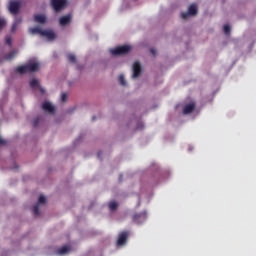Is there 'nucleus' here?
Here are the masks:
<instances>
[{
    "instance_id": "f257e3e1",
    "label": "nucleus",
    "mask_w": 256,
    "mask_h": 256,
    "mask_svg": "<svg viewBox=\"0 0 256 256\" xmlns=\"http://www.w3.org/2000/svg\"><path fill=\"white\" fill-rule=\"evenodd\" d=\"M29 33L31 35H41V37H45L48 41H54L57 39V34L51 29H43L41 27L30 28Z\"/></svg>"
},
{
    "instance_id": "f03ea898",
    "label": "nucleus",
    "mask_w": 256,
    "mask_h": 256,
    "mask_svg": "<svg viewBox=\"0 0 256 256\" xmlns=\"http://www.w3.org/2000/svg\"><path fill=\"white\" fill-rule=\"evenodd\" d=\"M39 70V62L36 59L30 60L26 65L19 66L16 71L17 73H20V75H23V73H29L33 71Z\"/></svg>"
},
{
    "instance_id": "7ed1b4c3",
    "label": "nucleus",
    "mask_w": 256,
    "mask_h": 256,
    "mask_svg": "<svg viewBox=\"0 0 256 256\" xmlns=\"http://www.w3.org/2000/svg\"><path fill=\"white\" fill-rule=\"evenodd\" d=\"M25 5V2L23 0H13L9 4V11L12 13V15H16V13H19V9Z\"/></svg>"
},
{
    "instance_id": "20e7f679",
    "label": "nucleus",
    "mask_w": 256,
    "mask_h": 256,
    "mask_svg": "<svg viewBox=\"0 0 256 256\" xmlns=\"http://www.w3.org/2000/svg\"><path fill=\"white\" fill-rule=\"evenodd\" d=\"M131 49L132 47L129 45H123V46H118L114 49H110V53L112 55H126V53H129Z\"/></svg>"
},
{
    "instance_id": "39448f33",
    "label": "nucleus",
    "mask_w": 256,
    "mask_h": 256,
    "mask_svg": "<svg viewBox=\"0 0 256 256\" xmlns=\"http://www.w3.org/2000/svg\"><path fill=\"white\" fill-rule=\"evenodd\" d=\"M52 7L56 11H61V9H65L67 7V0H52Z\"/></svg>"
},
{
    "instance_id": "423d86ee",
    "label": "nucleus",
    "mask_w": 256,
    "mask_h": 256,
    "mask_svg": "<svg viewBox=\"0 0 256 256\" xmlns=\"http://www.w3.org/2000/svg\"><path fill=\"white\" fill-rule=\"evenodd\" d=\"M194 15H197V5L192 4L188 8V12L182 13L181 17L182 19H189V17H193Z\"/></svg>"
},
{
    "instance_id": "0eeeda50",
    "label": "nucleus",
    "mask_w": 256,
    "mask_h": 256,
    "mask_svg": "<svg viewBox=\"0 0 256 256\" xmlns=\"http://www.w3.org/2000/svg\"><path fill=\"white\" fill-rule=\"evenodd\" d=\"M45 203H47V198L44 195H40L37 205L33 207L34 215H39V207H41V205H45Z\"/></svg>"
},
{
    "instance_id": "6e6552de",
    "label": "nucleus",
    "mask_w": 256,
    "mask_h": 256,
    "mask_svg": "<svg viewBox=\"0 0 256 256\" xmlns=\"http://www.w3.org/2000/svg\"><path fill=\"white\" fill-rule=\"evenodd\" d=\"M128 237H129L128 232L120 233L119 236H118V240H117V246L118 247H123V245H125V243H127Z\"/></svg>"
},
{
    "instance_id": "1a4fd4ad",
    "label": "nucleus",
    "mask_w": 256,
    "mask_h": 256,
    "mask_svg": "<svg viewBox=\"0 0 256 256\" xmlns=\"http://www.w3.org/2000/svg\"><path fill=\"white\" fill-rule=\"evenodd\" d=\"M42 109L43 111H46V113H55V107L54 105L49 102V101H45L43 104H42Z\"/></svg>"
},
{
    "instance_id": "9d476101",
    "label": "nucleus",
    "mask_w": 256,
    "mask_h": 256,
    "mask_svg": "<svg viewBox=\"0 0 256 256\" xmlns=\"http://www.w3.org/2000/svg\"><path fill=\"white\" fill-rule=\"evenodd\" d=\"M71 19H73V16L71 14L65 15L59 19V23L62 27H65L66 25H69L71 23Z\"/></svg>"
},
{
    "instance_id": "9b49d317",
    "label": "nucleus",
    "mask_w": 256,
    "mask_h": 256,
    "mask_svg": "<svg viewBox=\"0 0 256 256\" xmlns=\"http://www.w3.org/2000/svg\"><path fill=\"white\" fill-rule=\"evenodd\" d=\"M141 75V64L139 62H134L133 64V79Z\"/></svg>"
},
{
    "instance_id": "f8f14e48",
    "label": "nucleus",
    "mask_w": 256,
    "mask_h": 256,
    "mask_svg": "<svg viewBox=\"0 0 256 256\" xmlns=\"http://www.w3.org/2000/svg\"><path fill=\"white\" fill-rule=\"evenodd\" d=\"M35 23H40V25H43L47 23V17L43 14H37L34 16Z\"/></svg>"
},
{
    "instance_id": "ddd939ff",
    "label": "nucleus",
    "mask_w": 256,
    "mask_h": 256,
    "mask_svg": "<svg viewBox=\"0 0 256 256\" xmlns=\"http://www.w3.org/2000/svg\"><path fill=\"white\" fill-rule=\"evenodd\" d=\"M30 86L32 87V89H39L40 93H45V90L41 88V86L39 85V80L37 79L30 80Z\"/></svg>"
},
{
    "instance_id": "4468645a",
    "label": "nucleus",
    "mask_w": 256,
    "mask_h": 256,
    "mask_svg": "<svg viewBox=\"0 0 256 256\" xmlns=\"http://www.w3.org/2000/svg\"><path fill=\"white\" fill-rule=\"evenodd\" d=\"M193 109H195V103L194 102H191L190 104H187L183 109L184 115H189V113H191V111H193Z\"/></svg>"
},
{
    "instance_id": "2eb2a0df",
    "label": "nucleus",
    "mask_w": 256,
    "mask_h": 256,
    "mask_svg": "<svg viewBox=\"0 0 256 256\" xmlns=\"http://www.w3.org/2000/svg\"><path fill=\"white\" fill-rule=\"evenodd\" d=\"M71 251V247L70 246H64L62 248H60L57 253L58 255H67V253H69Z\"/></svg>"
},
{
    "instance_id": "dca6fc26",
    "label": "nucleus",
    "mask_w": 256,
    "mask_h": 256,
    "mask_svg": "<svg viewBox=\"0 0 256 256\" xmlns=\"http://www.w3.org/2000/svg\"><path fill=\"white\" fill-rule=\"evenodd\" d=\"M108 207H109L110 211H115V209H117V207H119V204L115 201H112L108 204Z\"/></svg>"
},
{
    "instance_id": "f3484780",
    "label": "nucleus",
    "mask_w": 256,
    "mask_h": 256,
    "mask_svg": "<svg viewBox=\"0 0 256 256\" xmlns=\"http://www.w3.org/2000/svg\"><path fill=\"white\" fill-rule=\"evenodd\" d=\"M139 219H141V221H145V219H147V214H140L135 217V221H137L138 223H139Z\"/></svg>"
},
{
    "instance_id": "a211bd4d",
    "label": "nucleus",
    "mask_w": 256,
    "mask_h": 256,
    "mask_svg": "<svg viewBox=\"0 0 256 256\" xmlns=\"http://www.w3.org/2000/svg\"><path fill=\"white\" fill-rule=\"evenodd\" d=\"M21 25V20H15V22L12 25V32L16 31L17 27Z\"/></svg>"
},
{
    "instance_id": "6ab92c4d",
    "label": "nucleus",
    "mask_w": 256,
    "mask_h": 256,
    "mask_svg": "<svg viewBox=\"0 0 256 256\" xmlns=\"http://www.w3.org/2000/svg\"><path fill=\"white\" fill-rule=\"evenodd\" d=\"M223 31L226 35H229V33H231V26H229V24H225L223 27Z\"/></svg>"
},
{
    "instance_id": "aec40b11",
    "label": "nucleus",
    "mask_w": 256,
    "mask_h": 256,
    "mask_svg": "<svg viewBox=\"0 0 256 256\" xmlns=\"http://www.w3.org/2000/svg\"><path fill=\"white\" fill-rule=\"evenodd\" d=\"M6 21H5V18L3 17H0V29H3L6 25Z\"/></svg>"
},
{
    "instance_id": "412c9836",
    "label": "nucleus",
    "mask_w": 256,
    "mask_h": 256,
    "mask_svg": "<svg viewBox=\"0 0 256 256\" xmlns=\"http://www.w3.org/2000/svg\"><path fill=\"white\" fill-rule=\"evenodd\" d=\"M17 55V51H12L10 54L6 55V59H13Z\"/></svg>"
},
{
    "instance_id": "4be33fe9",
    "label": "nucleus",
    "mask_w": 256,
    "mask_h": 256,
    "mask_svg": "<svg viewBox=\"0 0 256 256\" xmlns=\"http://www.w3.org/2000/svg\"><path fill=\"white\" fill-rule=\"evenodd\" d=\"M119 81L120 83L125 87V85H127V82H125V76L120 75L119 76Z\"/></svg>"
},
{
    "instance_id": "5701e85b",
    "label": "nucleus",
    "mask_w": 256,
    "mask_h": 256,
    "mask_svg": "<svg viewBox=\"0 0 256 256\" xmlns=\"http://www.w3.org/2000/svg\"><path fill=\"white\" fill-rule=\"evenodd\" d=\"M68 59L71 63H75V54H68Z\"/></svg>"
},
{
    "instance_id": "b1692460",
    "label": "nucleus",
    "mask_w": 256,
    "mask_h": 256,
    "mask_svg": "<svg viewBox=\"0 0 256 256\" xmlns=\"http://www.w3.org/2000/svg\"><path fill=\"white\" fill-rule=\"evenodd\" d=\"M61 101H62L63 103H65V101H67V94H65V93H62V94H61Z\"/></svg>"
},
{
    "instance_id": "393cba45",
    "label": "nucleus",
    "mask_w": 256,
    "mask_h": 256,
    "mask_svg": "<svg viewBox=\"0 0 256 256\" xmlns=\"http://www.w3.org/2000/svg\"><path fill=\"white\" fill-rule=\"evenodd\" d=\"M7 45H11V37L6 38Z\"/></svg>"
},
{
    "instance_id": "a878e982",
    "label": "nucleus",
    "mask_w": 256,
    "mask_h": 256,
    "mask_svg": "<svg viewBox=\"0 0 256 256\" xmlns=\"http://www.w3.org/2000/svg\"><path fill=\"white\" fill-rule=\"evenodd\" d=\"M5 143H6L5 140L2 139L1 136H0V145H5Z\"/></svg>"
},
{
    "instance_id": "bb28decb",
    "label": "nucleus",
    "mask_w": 256,
    "mask_h": 256,
    "mask_svg": "<svg viewBox=\"0 0 256 256\" xmlns=\"http://www.w3.org/2000/svg\"><path fill=\"white\" fill-rule=\"evenodd\" d=\"M151 52L153 53V55H155V50L154 49H152Z\"/></svg>"
}]
</instances>
